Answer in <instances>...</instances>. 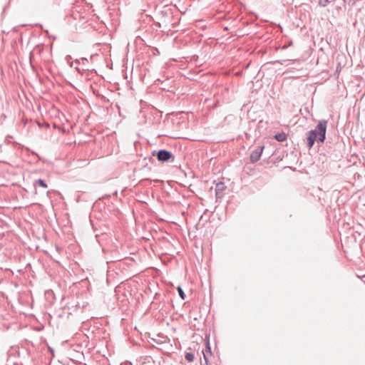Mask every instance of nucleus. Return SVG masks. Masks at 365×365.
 Segmentation results:
<instances>
[{"mask_svg":"<svg viewBox=\"0 0 365 365\" xmlns=\"http://www.w3.org/2000/svg\"><path fill=\"white\" fill-rule=\"evenodd\" d=\"M264 148V145L257 146L256 148H255L251 152L250 157L251 163H255L259 160V159L262 156V154L263 153Z\"/></svg>","mask_w":365,"mask_h":365,"instance_id":"obj_3","label":"nucleus"},{"mask_svg":"<svg viewBox=\"0 0 365 365\" xmlns=\"http://www.w3.org/2000/svg\"><path fill=\"white\" fill-rule=\"evenodd\" d=\"M204 359H205V363H206L207 365H212L211 364L209 363L208 359H207V356H206L205 354H204Z\"/></svg>","mask_w":365,"mask_h":365,"instance_id":"obj_11","label":"nucleus"},{"mask_svg":"<svg viewBox=\"0 0 365 365\" xmlns=\"http://www.w3.org/2000/svg\"><path fill=\"white\" fill-rule=\"evenodd\" d=\"M329 3V0H319V5L322 7L327 6Z\"/></svg>","mask_w":365,"mask_h":365,"instance_id":"obj_9","label":"nucleus"},{"mask_svg":"<svg viewBox=\"0 0 365 365\" xmlns=\"http://www.w3.org/2000/svg\"><path fill=\"white\" fill-rule=\"evenodd\" d=\"M276 63H279L280 64H283V63L282 61H277Z\"/></svg>","mask_w":365,"mask_h":365,"instance_id":"obj_13","label":"nucleus"},{"mask_svg":"<svg viewBox=\"0 0 365 365\" xmlns=\"http://www.w3.org/2000/svg\"><path fill=\"white\" fill-rule=\"evenodd\" d=\"M185 359L188 361V362H192L194 361V359H195V356H194V354L191 352H187L185 353Z\"/></svg>","mask_w":365,"mask_h":365,"instance_id":"obj_7","label":"nucleus"},{"mask_svg":"<svg viewBox=\"0 0 365 365\" xmlns=\"http://www.w3.org/2000/svg\"><path fill=\"white\" fill-rule=\"evenodd\" d=\"M274 138L279 142H284L287 140V136L284 133H278L274 135Z\"/></svg>","mask_w":365,"mask_h":365,"instance_id":"obj_5","label":"nucleus"},{"mask_svg":"<svg viewBox=\"0 0 365 365\" xmlns=\"http://www.w3.org/2000/svg\"><path fill=\"white\" fill-rule=\"evenodd\" d=\"M355 0H344V4H348L349 5L354 6L355 4Z\"/></svg>","mask_w":365,"mask_h":365,"instance_id":"obj_10","label":"nucleus"},{"mask_svg":"<svg viewBox=\"0 0 365 365\" xmlns=\"http://www.w3.org/2000/svg\"><path fill=\"white\" fill-rule=\"evenodd\" d=\"M227 188L223 182H219L215 185V195L217 198H221L223 196V192Z\"/></svg>","mask_w":365,"mask_h":365,"instance_id":"obj_4","label":"nucleus"},{"mask_svg":"<svg viewBox=\"0 0 365 365\" xmlns=\"http://www.w3.org/2000/svg\"><path fill=\"white\" fill-rule=\"evenodd\" d=\"M153 156H156L158 160L160 162H174L175 161V155L169 150L165 149H160L158 151L154 150L152 153Z\"/></svg>","mask_w":365,"mask_h":365,"instance_id":"obj_2","label":"nucleus"},{"mask_svg":"<svg viewBox=\"0 0 365 365\" xmlns=\"http://www.w3.org/2000/svg\"><path fill=\"white\" fill-rule=\"evenodd\" d=\"M327 121L319 120L316 128L311 130L307 133V147L310 149L313 147L315 141L324 143L326 138Z\"/></svg>","mask_w":365,"mask_h":365,"instance_id":"obj_1","label":"nucleus"},{"mask_svg":"<svg viewBox=\"0 0 365 365\" xmlns=\"http://www.w3.org/2000/svg\"><path fill=\"white\" fill-rule=\"evenodd\" d=\"M178 294H179V296L182 299H185V294L184 292V291L182 290V289L180 287H178Z\"/></svg>","mask_w":365,"mask_h":365,"instance_id":"obj_8","label":"nucleus"},{"mask_svg":"<svg viewBox=\"0 0 365 365\" xmlns=\"http://www.w3.org/2000/svg\"><path fill=\"white\" fill-rule=\"evenodd\" d=\"M38 184L39 186L42 187L43 188H47L48 185L46 183V182L42 179H38L35 181L34 185Z\"/></svg>","mask_w":365,"mask_h":365,"instance_id":"obj_6","label":"nucleus"},{"mask_svg":"<svg viewBox=\"0 0 365 365\" xmlns=\"http://www.w3.org/2000/svg\"><path fill=\"white\" fill-rule=\"evenodd\" d=\"M53 4H59V0H51Z\"/></svg>","mask_w":365,"mask_h":365,"instance_id":"obj_12","label":"nucleus"},{"mask_svg":"<svg viewBox=\"0 0 365 365\" xmlns=\"http://www.w3.org/2000/svg\"><path fill=\"white\" fill-rule=\"evenodd\" d=\"M207 351L211 353L210 346H207Z\"/></svg>","mask_w":365,"mask_h":365,"instance_id":"obj_14","label":"nucleus"}]
</instances>
